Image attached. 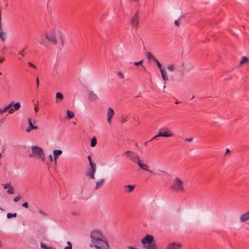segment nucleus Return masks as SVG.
<instances>
[{"mask_svg":"<svg viewBox=\"0 0 249 249\" xmlns=\"http://www.w3.org/2000/svg\"><path fill=\"white\" fill-rule=\"evenodd\" d=\"M170 189L175 192H183L184 191V183L179 178L176 177L173 179Z\"/></svg>","mask_w":249,"mask_h":249,"instance_id":"obj_1","label":"nucleus"},{"mask_svg":"<svg viewBox=\"0 0 249 249\" xmlns=\"http://www.w3.org/2000/svg\"><path fill=\"white\" fill-rule=\"evenodd\" d=\"M90 247L95 249H110L108 243L102 238L92 242Z\"/></svg>","mask_w":249,"mask_h":249,"instance_id":"obj_2","label":"nucleus"},{"mask_svg":"<svg viewBox=\"0 0 249 249\" xmlns=\"http://www.w3.org/2000/svg\"><path fill=\"white\" fill-rule=\"evenodd\" d=\"M20 107V103L17 102L15 104L12 103L11 104L4 107L0 108V114H2L6 111H8L9 113H12L14 110H18Z\"/></svg>","mask_w":249,"mask_h":249,"instance_id":"obj_3","label":"nucleus"},{"mask_svg":"<svg viewBox=\"0 0 249 249\" xmlns=\"http://www.w3.org/2000/svg\"><path fill=\"white\" fill-rule=\"evenodd\" d=\"M33 154L37 155L39 157L42 162L45 161V155L43 149L37 146H32L31 147Z\"/></svg>","mask_w":249,"mask_h":249,"instance_id":"obj_4","label":"nucleus"},{"mask_svg":"<svg viewBox=\"0 0 249 249\" xmlns=\"http://www.w3.org/2000/svg\"><path fill=\"white\" fill-rule=\"evenodd\" d=\"M46 38L53 44H56L57 39L56 34L54 30L52 29L45 34Z\"/></svg>","mask_w":249,"mask_h":249,"instance_id":"obj_5","label":"nucleus"},{"mask_svg":"<svg viewBox=\"0 0 249 249\" xmlns=\"http://www.w3.org/2000/svg\"><path fill=\"white\" fill-rule=\"evenodd\" d=\"M158 136L171 138L173 137L174 136V134L169 128L163 127L159 130Z\"/></svg>","mask_w":249,"mask_h":249,"instance_id":"obj_6","label":"nucleus"},{"mask_svg":"<svg viewBox=\"0 0 249 249\" xmlns=\"http://www.w3.org/2000/svg\"><path fill=\"white\" fill-rule=\"evenodd\" d=\"M90 237L91 243H92L96 240L102 239L103 237V235L100 231L98 230H94L91 231Z\"/></svg>","mask_w":249,"mask_h":249,"instance_id":"obj_7","label":"nucleus"},{"mask_svg":"<svg viewBox=\"0 0 249 249\" xmlns=\"http://www.w3.org/2000/svg\"><path fill=\"white\" fill-rule=\"evenodd\" d=\"M124 155H126L131 160L135 163H137L140 160L138 155L131 151H126L124 153Z\"/></svg>","mask_w":249,"mask_h":249,"instance_id":"obj_8","label":"nucleus"},{"mask_svg":"<svg viewBox=\"0 0 249 249\" xmlns=\"http://www.w3.org/2000/svg\"><path fill=\"white\" fill-rule=\"evenodd\" d=\"M139 11H137L134 15L131 18L130 21V24L133 26H136L139 22Z\"/></svg>","mask_w":249,"mask_h":249,"instance_id":"obj_9","label":"nucleus"},{"mask_svg":"<svg viewBox=\"0 0 249 249\" xmlns=\"http://www.w3.org/2000/svg\"><path fill=\"white\" fill-rule=\"evenodd\" d=\"M153 240H154V237L152 236H151L149 234H147L144 237V238H143L141 240V243L143 245H145L146 244H150L153 242Z\"/></svg>","mask_w":249,"mask_h":249,"instance_id":"obj_10","label":"nucleus"},{"mask_svg":"<svg viewBox=\"0 0 249 249\" xmlns=\"http://www.w3.org/2000/svg\"><path fill=\"white\" fill-rule=\"evenodd\" d=\"M182 245L180 243L174 242L169 244L166 249H180Z\"/></svg>","mask_w":249,"mask_h":249,"instance_id":"obj_11","label":"nucleus"},{"mask_svg":"<svg viewBox=\"0 0 249 249\" xmlns=\"http://www.w3.org/2000/svg\"><path fill=\"white\" fill-rule=\"evenodd\" d=\"M91 169L88 171L87 176L89 177L91 179H94V174L96 172V165H92L90 166Z\"/></svg>","mask_w":249,"mask_h":249,"instance_id":"obj_12","label":"nucleus"},{"mask_svg":"<svg viewBox=\"0 0 249 249\" xmlns=\"http://www.w3.org/2000/svg\"><path fill=\"white\" fill-rule=\"evenodd\" d=\"M107 122L109 124H111V119L113 117V116L114 114V110L110 107H109L108 108L107 110Z\"/></svg>","mask_w":249,"mask_h":249,"instance_id":"obj_13","label":"nucleus"},{"mask_svg":"<svg viewBox=\"0 0 249 249\" xmlns=\"http://www.w3.org/2000/svg\"><path fill=\"white\" fill-rule=\"evenodd\" d=\"M28 123H29V126L26 130L27 132L29 133L32 130L37 129V128H38L37 126H35L33 124V123L32 122V120L31 119H28Z\"/></svg>","mask_w":249,"mask_h":249,"instance_id":"obj_14","label":"nucleus"},{"mask_svg":"<svg viewBox=\"0 0 249 249\" xmlns=\"http://www.w3.org/2000/svg\"><path fill=\"white\" fill-rule=\"evenodd\" d=\"M137 163L141 169L148 172L150 174H152L153 173V171L152 170H149L148 169L149 166L147 164L142 163L140 160Z\"/></svg>","mask_w":249,"mask_h":249,"instance_id":"obj_15","label":"nucleus"},{"mask_svg":"<svg viewBox=\"0 0 249 249\" xmlns=\"http://www.w3.org/2000/svg\"><path fill=\"white\" fill-rule=\"evenodd\" d=\"M239 220L241 222H244L249 220V211L247 213L241 214L239 217Z\"/></svg>","mask_w":249,"mask_h":249,"instance_id":"obj_16","label":"nucleus"},{"mask_svg":"<svg viewBox=\"0 0 249 249\" xmlns=\"http://www.w3.org/2000/svg\"><path fill=\"white\" fill-rule=\"evenodd\" d=\"M4 189H8L7 193L9 194H14L13 188L10 183H6L2 185Z\"/></svg>","mask_w":249,"mask_h":249,"instance_id":"obj_17","label":"nucleus"},{"mask_svg":"<svg viewBox=\"0 0 249 249\" xmlns=\"http://www.w3.org/2000/svg\"><path fill=\"white\" fill-rule=\"evenodd\" d=\"M89 98L90 101L93 102L98 99L97 95L93 91H90L89 93Z\"/></svg>","mask_w":249,"mask_h":249,"instance_id":"obj_18","label":"nucleus"},{"mask_svg":"<svg viewBox=\"0 0 249 249\" xmlns=\"http://www.w3.org/2000/svg\"><path fill=\"white\" fill-rule=\"evenodd\" d=\"M135 187L134 185H124V188L125 190V192L127 193L132 192Z\"/></svg>","mask_w":249,"mask_h":249,"instance_id":"obj_19","label":"nucleus"},{"mask_svg":"<svg viewBox=\"0 0 249 249\" xmlns=\"http://www.w3.org/2000/svg\"><path fill=\"white\" fill-rule=\"evenodd\" d=\"M53 156H54V160L55 164H56L57 159L58 156L62 153V151L61 150H54L53 151Z\"/></svg>","mask_w":249,"mask_h":249,"instance_id":"obj_20","label":"nucleus"},{"mask_svg":"<svg viewBox=\"0 0 249 249\" xmlns=\"http://www.w3.org/2000/svg\"><path fill=\"white\" fill-rule=\"evenodd\" d=\"M36 40L41 45L47 47V42L43 36H40Z\"/></svg>","mask_w":249,"mask_h":249,"instance_id":"obj_21","label":"nucleus"},{"mask_svg":"<svg viewBox=\"0 0 249 249\" xmlns=\"http://www.w3.org/2000/svg\"><path fill=\"white\" fill-rule=\"evenodd\" d=\"M105 181V180L104 179H100V180L98 181L96 183V186L95 187V189H99L100 188H101L102 186L103 185Z\"/></svg>","mask_w":249,"mask_h":249,"instance_id":"obj_22","label":"nucleus"},{"mask_svg":"<svg viewBox=\"0 0 249 249\" xmlns=\"http://www.w3.org/2000/svg\"><path fill=\"white\" fill-rule=\"evenodd\" d=\"M162 78L164 81H167L168 80V77L167 75L166 72L164 69H162L160 70Z\"/></svg>","mask_w":249,"mask_h":249,"instance_id":"obj_23","label":"nucleus"},{"mask_svg":"<svg viewBox=\"0 0 249 249\" xmlns=\"http://www.w3.org/2000/svg\"><path fill=\"white\" fill-rule=\"evenodd\" d=\"M145 55L148 59L153 60L154 61L156 60V58L149 52H147Z\"/></svg>","mask_w":249,"mask_h":249,"instance_id":"obj_24","label":"nucleus"},{"mask_svg":"<svg viewBox=\"0 0 249 249\" xmlns=\"http://www.w3.org/2000/svg\"><path fill=\"white\" fill-rule=\"evenodd\" d=\"M249 62V59L246 56H242L240 61V65L241 66L245 63H247Z\"/></svg>","mask_w":249,"mask_h":249,"instance_id":"obj_25","label":"nucleus"},{"mask_svg":"<svg viewBox=\"0 0 249 249\" xmlns=\"http://www.w3.org/2000/svg\"><path fill=\"white\" fill-rule=\"evenodd\" d=\"M68 118L70 119L73 118L74 116V114L73 111L70 110H68L67 111Z\"/></svg>","mask_w":249,"mask_h":249,"instance_id":"obj_26","label":"nucleus"},{"mask_svg":"<svg viewBox=\"0 0 249 249\" xmlns=\"http://www.w3.org/2000/svg\"><path fill=\"white\" fill-rule=\"evenodd\" d=\"M25 50V48H23L22 50H20L18 52V54L20 55H21V57H19L18 58V59L19 60H21L22 58L24 56V55L23 54L24 51Z\"/></svg>","mask_w":249,"mask_h":249,"instance_id":"obj_27","label":"nucleus"},{"mask_svg":"<svg viewBox=\"0 0 249 249\" xmlns=\"http://www.w3.org/2000/svg\"><path fill=\"white\" fill-rule=\"evenodd\" d=\"M56 102L57 103V99H59L60 100H62L64 98V96L63 94L60 92H57L56 94Z\"/></svg>","mask_w":249,"mask_h":249,"instance_id":"obj_28","label":"nucleus"},{"mask_svg":"<svg viewBox=\"0 0 249 249\" xmlns=\"http://www.w3.org/2000/svg\"><path fill=\"white\" fill-rule=\"evenodd\" d=\"M97 143V140L95 137H93L91 139L90 145L91 147H94Z\"/></svg>","mask_w":249,"mask_h":249,"instance_id":"obj_29","label":"nucleus"},{"mask_svg":"<svg viewBox=\"0 0 249 249\" xmlns=\"http://www.w3.org/2000/svg\"><path fill=\"white\" fill-rule=\"evenodd\" d=\"M151 174L154 176H163L165 174V172L163 171H159L156 173L153 172Z\"/></svg>","mask_w":249,"mask_h":249,"instance_id":"obj_30","label":"nucleus"},{"mask_svg":"<svg viewBox=\"0 0 249 249\" xmlns=\"http://www.w3.org/2000/svg\"><path fill=\"white\" fill-rule=\"evenodd\" d=\"M17 215V213H8L7 214V217L9 219L12 218V217H16Z\"/></svg>","mask_w":249,"mask_h":249,"instance_id":"obj_31","label":"nucleus"},{"mask_svg":"<svg viewBox=\"0 0 249 249\" xmlns=\"http://www.w3.org/2000/svg\"><path fill=\"white\" fill-rule=\"evenodd\" d=\"M167 69L170 71H173L175 70V66L173 64H170L168 65L167 67Z\"/></svg>","mask_w":249,"mask_h":249,"instance_id":"obj_32","label":"nucleus"},{"mask_svg":"<svg viewBox=\"0 0 249 249\" xmlns=\"http://www.w3.org/2000/svg\"><path fill=\"white\" fill-rule=\"evenodd\" d=\"M154 62H156L158 67L159 68V69H160V70H161L162 69H163L162 68V67H161V64L159 62V61L157 60V59L156 58V60H154Z\"/></svg>","mask_w":249,"mask_h":249,"instance_id":"obj_33","label":"nucleus"},{"mask_svg":"<svg viewBox=\"0 0 249 249\" xmlns=\"http://www.w3.org/2000/svg\"><path fill=\"white\" fill-rule=\"evenodd\" d=\"M147 249H156V246L155 244H149L147 247Z\"/></svg>","mask_w":249,"mask_h":249,"instance_id":"obj_34","label":"nucleus"},{"mask_svg":"<svg viewBox=\"0 0 249 249\" xmlns=\"http://www.w3.org/2000/svg\"><path fill=\"white\" fill-rule=\"evenodd\" d=\"M88 160L89 161V163L90 166H92V165H96L94 162H93L91 161V158L90 156L89 155L88 156Z\"/></svg>","mask_w":249,"mask_h":249,"instance_id":"obj_35","label":"nucleus"},{"mask_svg":"<svg viewBox=\"0 0 249 249\" xmlns=\"http://www.w3.org/2000/svg\"><path fill=\"white\" fill-rule=\"evenodd\" d=\"M21 197H22V196L20 195H18L17 196L15 197L14 198L13 200L15 202H17L21 198Z\"/></svg>","mask_w":249,"mask_h":249,"instance_id":"obj_36","label":"nucleus"},{"mask_svg":"<svg viewBox=\"0 0 249 249\" xmlns=\"http://www.w3.org/2000/svg\"><path fill=\"white\" fill-rule=\"evenodd\" d=\"M180 20H181V18H179L178 20H176L175 21V25L176 26L178 27L179 26V24H180Z\"/></svg>","mask_w":249,"mask_h":249,"instance_id":"obj_37","label":"nucleus"},{"mask_svg":"<svg viewBox=\"0 0 249 249\" xmlns=\"http://www.w3.org/2000/svg\"><path fill=\"white\" fill-rule=\"evenodd\" d=\"M68 246L66 247L64 249H72V244L70 242H67Z\"/></svg>","mask_w":249,"mask_h":249,"instance_id":"obj_38","label":"nucleus"},{"mask_svg":"<svg viewBox=\"0 0 249 249\" xmlns=\"http://www.w3.org/2000/svg\"><path fill=\"white\" fill-rule=\"evenodd\" d=\"M118 75L120 77V78L121 79H123L124 78V75L123 73L120 71H118Z\"/></svg>","mask_w":249,"mask_h":249,"instance_id":"obj_39","label":"nucleus"},{"mask_svg":"<svg viewBox=\"0 0 249 249\" xmlns=\"http://www.w3.org/2000/svg\"><path fill=\"white\" fill-rule=\"evenodd\" d=\"M38 213H40V214L44 216H47V214L45 212H44L43 211H42L41 210H39Z\"/></svg>","mask_w":249,"mask_h":249,"instance_id":"obj_40","label":"nucleus"},{"mask_svg":"<svg viewBox=\"0 0 249 249\" xmlns=\"http://www.w3.org/2000/svg\"><path fill=\"white\" fill-rule=\"evenodd\" d=\"M143 62V60H141L139 62H134V64L136 66H139L140 65H141Z\"/></svg>","mask_w":249,"mask_h":249,"instance_id":"obj_41","label":"nucleus"},{"mask_svg":"<svg viewBox=\"0 0 249 249\" xmlns=\"http://www.w3.org/2000/svg\"><path fill=\"white\" fill-rule=\"evenodd\" d=\"M22 206L27 209L28 208L29 206H28V203L27 202H24V203L22 204Z\"/></svg>","mask_w":249,"mask_h":249,"instance_id":"obj_42","label":"nucleus"},{"mask_svg":"<svg viewBox=\"0 0 249 249\" xmlns=\"http://www.w3.org/2000/svg\"><path fill=\"white\" fill-rule=\"evenodd\" d=\"M28 65H29L30 67H33V68H34V69H36V66L34 64H33L32 63H31V62H28Z\"/></svg>","mask_w":249,"mask_h":249,"instance_id":"obj_43","label":"nucleus"},{"mask_svg":"<svg viewBox=\"0 0 249 249\" xmlns=\"http://www.w3.org/2000/svg\"><path fill=\"white\" fill-rule=\"evenodd\" d=\"M193 138L192 137L185 139V141L186 142H191L193 141Z\"/></svg>","mask_w":249,"mask_h":249,"instance_id":"obj_44","label":"nucleus"},{"mask_svg":"<svg viewBox=\"0 0 249 249\" xmlns=\"http://www.w3.org/2000/svg\"><path fill=\"white\" fill-rule=\"evenodd\" d=\"M36 84L37 88H38L39 85V79H38V77H37V78H36Z\"/></svg>","mask_w":249,"mask_h":249,"instance_id":"obj_45","label":"nucleus"},{"mask_svg":"<svg viewBox=\"0 0 249 249\" xmlns=\"http://www.w3.org/2000/svg\"><path fill=\"white\" fill-rule=\"evenodd\" d=\"M159 137L160 136H158V134H157L156 136H155L154 137H153L149 142H150V141H152V140H154L155 139H157V138Z\"/></svg>","mask_w":249,"mask_h":249,"instance_id":"obj_46","label":"nucleus"},{"mask_svg":"<svg viewBox=\"0 0 249 249\" xmlns=\"http://www.w3.org/2000/svg\"><path fill=\"white\" fill-rule=\"evenodd\" d=\"M4 60V58H0V63H2Z\"/></svg>","mask_w":249,"mask_h":249,"instance_id":"obj_47","label":"nucleus"},{"mask_svg":"<svg viewBox=\"0 0 249 249\" xmlns=\"http://www.w3.org/2000/svg\"><path fill=\"white\" fill-rule=\"evenodd\" d=\"M35 155L33 154V153H32V154H30L29 155V157H30V158H32V157H33Z\"/></svg>","mask_w":249,"mask_h":249,"instance_id":"obj_48","label":"nucleus"},{"mask_svg":"<svg viewBox=\"0 0 249 249\" xmlns=\"http://www.w3.org/2000/svg\"><path fill=\"white\" fill-rule=\"evenodd\" d=\"M229 152V148H227L226 150V153L225 154H227Z\"/></svg>","mask_w":249,"mask_h":249,"instance_id":"obj_49","label":"nucleus"},{"mask_svg":"<svg viewBox=\"0 0 249 249\" xmlns=\"http://www.w3.org/2000/svg\"><path fill=\"white\" fill-rule=\"evenodd\" d=\"M35 110L36 111V112H37L38 111V108L37 107H35Z\"/></svg>","mask_w":249,"mask_h":249,"instance_id":"obj_50","label":"nucleus"},{"mask_svg":"<svg viewBox=\"0 0 249 249\" xmlns=\"http://www.w3.org/2000/svg\"><path fill=\"white\" fill-rule=\"evenodd\" d=\"M50 159L51 160V161H53V158H52V155H50Z\"/></svg>","mask_w":249,"mask_h":249,"instance_id":"obj_51","label":"nucleus"},{"mask_svg":"<svg viewBox=\"0 0 249 249\" xmlns=\"http://www.w3.org/2000/svg\"><path fill=\"white\" fill-rule=\"evenodd\" d=\"M6 49V47L5 46H3V51H4V50H5Z\"/></svg>","mask_w":249,"mask_h":249,"instance_id":"obj_52","label":"nucleus"},{"mask_svg":"<svg viewBox=\"0 0 249 249\" xmlns=\"http://www.w3.org/2000/svg\"><path fill=\"white\" fill-rule=\"evenodd\" d=\"M58 38L60 39V40L61 41L62 40V36H60L58 37Z\"/></svg>","mask_w":249,"mask_h":249,"instance_id":"obj_53","label":"nucleus"},{"mask_svg":"<svg viewBox=\"0 0 249 249\" xmlns=\"http://www.w3.org/2000/svg\"><path fill=\"white\" fill-rule=\"evenodd\" d=\"M148 142H145L144 145H146Z\"/></svg>","mask_w":249,"mask_h":249,"instance_id":"obj_54","label":"nucleus"},{"mask_svg":"<svg viewBox=\"0 0 249 249\" xmlns=\"http://www.w3.org/2000/svg\"><path fill=\"white\" fill-rule=\"evenodd\" d=\"M176 104H178L179 103V102L178 101H176V103H175Z\"/></svg>","mask_w":249,"mask_h":249,"instance_id":"obj_55","label":"nucleus"},{"mask_svg":"<svg viewBox=\"0 0 249 249\" xmlns=\"http://www.w3.org/2000/svg\"><path fill=\"white\" fill-rule=\"evenodd\" d=\"M2 246V243L0 241V247H1Z\"/></svg>","mask_w":249,"mask_h":249,"instance_id":"obj_56","label":"nucleus"},{"mask_svg":"<svg viewBox=\"0 0 249 249\" xmlns=\"http://www.w3.org/2000/svg\"><path fill=\"white\" fill-rule=\"evenodd\" d=\"M1 157H2V155L1 153H0V159L1 158Z\"/></svg>","mask_w":249,"mask_h":249,"instance_id":"obj_57","label":"nucleus"},{"mask_svg":"<svg viewBox=\"0 0 249 249\" xmlns=\"http://www.w3.org/2000/svg\"><path fill=\"white\" fill-rule=\"evenodd\" d=\"M194 97H195L194 96H193V97H192V98H191V100H192L193 99H194Z\"/></svg>","mask_w":249,"mask_h":249,"instance_id":"obj_58","label":"nucleus"},{"mask_svg":"<svg viewBox=\"0 0 249 249\" xmlns=\"http://www.w3.org/2000/svg\"><path fill=\"white\" fill-rule=\"evenodd\" d=\"M2 74V73H1V72H0V74Z\"/></svg>","mask_w":249,"mask_h":249,"instance_id":"obj_59","label":"nucleus"}]
</instances>
